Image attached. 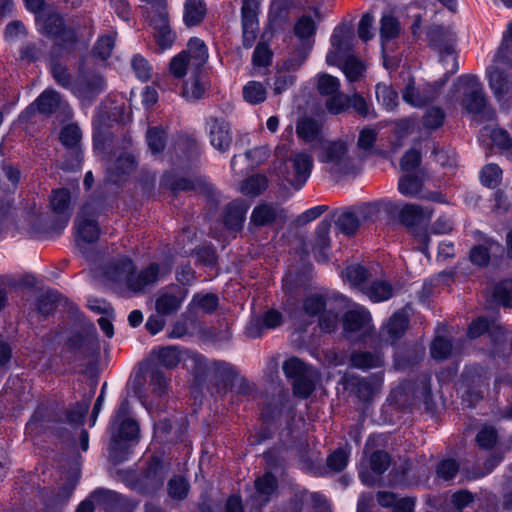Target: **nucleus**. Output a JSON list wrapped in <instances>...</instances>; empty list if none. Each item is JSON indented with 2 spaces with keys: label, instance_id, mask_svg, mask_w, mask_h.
Segmentation results:
<instances>
[{
  "label": "nucleus",
  "instance_id": "obj_1",
  "mask_svg": "<svg viewBox=\"0 0 512 512\" xmlns=\"http://www.w3.org/2000/svg\"><path fill=\"white\" fill-rule=\"evenodd\" d=\"M208 60V49L199 38H191L187 48L173 57L170 61V73L176 78H183L191 71L190 79L183 85V96L187 99L198 100L206 90V77L202 67Z\"/></svg>",
  "mask_w": 512,
  "mask_h": 512
},
{
  "label": "nucleus",
  "instance_id": "obj_2",
  "mask_svg": "<svg viewBox=\"0 0 512 512\" xmlns=\"http://www.w3.org/2000/svg\"><path fill=\"white\" fill-rule=\"evenodd\" d=\"M117 474L128 488L142 495H153L162 488L167 470L159 458L153 457L140 473L132 470H118Z\"/></svg>",
  "mask_w": 512,
  "mask_h": 512
},
{
  "label": "nucleus",
  "instance_id": "obj_3",
  "mask_svg": "<svg viewBox=\"0 0 512 512\" xmlns=\"http://www.w3.org/2000/svg\"><path fill=\"white\" fill-rule=\"evenodd\" d=\"M318 160L325 165L326 171L335 176H343L354 170V161L348 154V144L344 140L322 143Z\"/></svg>",
  "mask_w": 512,
  "mask_h": 512
},
{
  "label": "nucleus",
  "instance_id": "obj_4",
  "mask_svg": "<svg viewBox=\"0 0 512 512\" xmlns=\"http://www.w3.org/2000/svg\"><path fill=\"white\" fill-rule=\"evenodd\" d=\"M37 20L42 22V34L56 41L54 47H58L65 53L74 51L78 42L77 33L75 29L66 25L60 13L49 11L45 15L37 16Z\"/></svg>",
  "mask_w": 512,
  "mask_h": 512
},
{
  "label": "nucleus",
  "instance_id": "obj_5",
  "mask_svg": "<svg viewBox=\"0 0 512 512\" xmlns=\"http://www.w3.org/2000/svg\"><path fill=\"white\" fill-rule=\"evenodd\" d=\"M427 39L429 45L440 54V61L446 70V78L456 73L458 70L454 50L456 38L451 29L442 25H431L427 29Z\"/></svg>",
  "mask_w": 512,
  "mask_h": 512
},
{
  "label": "nucleus",
  "instance_id": "obj_6",
  "mask_svg": "<svg viewBox=\"0 0 512 512\" xmlns=\"http://www.w3.org/2000/svg\"><path fill=\"white\" fill-rule=\"evenodd\" d=\"M283 371L287 378L292 379L293 392L300 398L309 397L315 390L318 380L317 371L296 357L283 363Z\"/></svg>",
  "mask_w": 512,
  "mask_h": 512
},
{
  "label": "nucleus",
  "instance_id": "obj_7",
  "mask_svg": "<svg viewBox=\"0 0 512 512\" xmlns=\"http://www.w3.org/2000/svg\"><path fill=\"white\" fill-rule=\"evenodd\" d=\"M396 213H398L400 223L406 228L411 229L415 237L422 244L420 250L423 253H427L430 240L429 233L426 229H418L417 226L422 223H428L431 220L433 209L418 204L407 203L402 208L398 205Z\"/></svg>",
  "mask_w": 512,
  "mask_h": 512
},
{
  "label": "nucleus",
  "instance_id": "obj_8",
  "mask_svg": "<svg viewBox=\"0 0 512 512\" xmlns=\"http://www.w3.org/2000/svg\"><path fill=\"white\" fill-rule=\"evenodd\" d=\"M313 167V158L304 152L295 153L289 159L275 165L278 175L286 180L295 189H300L310 176Z\"/></svg>",
  "mask_w": 512,
  "mask_h": 512
},
{
  "label": "nucleus",
  "instance_id": "obj_9",
  "mask_svg": "<svg viewBox=\"0 0 512 512\" xmlns=\"http://www.w3.org/2000/svg\"><path fill=\"white\" fill-rule=\"evenodd\" d=\"M99 203L88 202L81 208L76 219L77 246L83 254H86V244L94 243L100 233L96 216Z\"/></svg>",
  "mask_w": 512,
  "mask_h": 512
},
{
  "label": "nucleus",
  "instance_id": "obj_10",
  "mask_svg": "<svg viewBox=\"0 0 512 512\" xmlns=\"http://www.w3.org/2000/svg\"><path fill=\"white\" fill-rule=\"evenodd\" d=\"M59 424H62L60 408L54 404H40L26 424V433L33 436L57 433Z\"/></svg>",
  "mask_w": 512,
  "mask_h": 512
},
{
  "label": "nucleus",
  "instance_id": "obj_11",
  "mask_svg": "<svg viewBox=\"0 0 512 512\" xmlns=\"http://www.w3.org/2000/svg\"><path fill=\"white\" fill-rule=\"evenodd\" d=\"M106 89L104 77L94 71H80L77 75L72 93L82 102L91 104Z\"/></svg>",
  "mask_w": 512,
  "mask_h": 512
},
{
  "label": "nucleus",
  "instance_id": "obj_12",
  "mask_svg": "<svg viewBox=\"0 0 512 512\" xmlns=\"http://www.w3.org/2000/svg\"><path fill=\"white\" fill-rule=\"evenodd\" d=\"M211 146L220 153H226L233 144V132L229 121L223 117L211 116L205 124Z\"/></svg>",
  "mask_w": 512,
  "mask_h": 512
},
{
  "label": "nucleus",
  "instance_id": "obj_13",
  "mask_svg": "<svg viewBox=\"0 0 512 512\" xmlns=\"http://www.w3.org/2000/svg\"><path fill=\"white\" fill-rule=\"evenodd\" d=\"M459 80L465 85L462 98L463 107L472 114L484 113L487 107V100L483 91V86L477 77L464 75L461 76Z\"/></svg>",
  "mask_w": 512,
  "mask_h": 512
},
{
  "label": "nucleus",
  "instance_id": "obj_14",
  "mask_svg": "<svg viewBox=\"0 0 512 512\" xmlns=\"http://www.w3.org/2000/svg\"><path fill=\"white\" fill-rule=\"evenodd\" d=\"M66 346L70 352L78 354L84 359L97 355L99 353V343L94 324L92 322L88 323L85 334L75 333L69 337Z\"/></svg>",
  "mask_w": 512,
  "mask_h": 512
},
{
  "label": "nucleus",
  "instance_id": "obj_15",
  "mask_svg": "<svg viewBox=\"0 0 512 512\" xmlns=\"http://www.w3.org/2000/svg\"><path fill=\"white\" fill-rule=\"evenodd\" d=\"M31 385L19 375L10 376L3 388L0 399L22 408L32 401Z\"/></svg>",
  "mask_w": 512,
  "mask_h": 512
},
{
  "label": "nucleus",
  "instance_id": "obj_16",
  "mask_svg": "<svg viewBox=\"0 0 512 512\" xmlns=\"http://www.w3.org/2000/svg\"><path fill=\"white\" fill-rule=\"evenodd\" d=\"M332 49L326 55L328 65L340 66L347 56H352V35L345 26L335 28L331 36Z\"/></svg>",
  "mask_w": 512,
  "mask_h": 512
},
{
  "label": "nucleus",
  "instance_id": "obj_17",
  "mask_svg": "<svg viewBox=\"0 0 512 512\" xmlns=\"http://www.w3.org/2000/svg\"><path fill=\"white\" fill-rule=\"evenodd\" d=\"M171 267H160L158 263H151L139 273L132 272L128 279V289L133 293H144L146 288L157 283L160 276L170 273Z\"/></svg>",
  "mask_w": 512,
  "mask_h": 512
},
{
  "label": "nucleus",
  "instance_id": "obj_18",
  "mask_svg": "<svg viewBox=\"0 0 512 512\" xmlns=\"http://www.w3.org/2000/svg\"><path fill=\"white\" fill-rule=\"evenodd\" d=\"M98 505L106 512H134L137 503L129 498L108 489H97L91 493Z\"/></svg>",
  "mask_w": 512,
  "mask_h": 512
},
{
  "label": "nucleus",
  "instance_id": "obj_19",
  "mask_svg": "<svg viewBox=\"0 0 512 512\" xmlns=\"http://www.w3.org/2000/svg\"><path fill=\"white\" fill-rule=\"evenodd\" d=\"M258 7L256 0H244L242 4V37L245 48H251L258 36Z\"/></svg>",
  "mask_w": 512,
  "mask_h": 512
},
{
  "label": "nucleus",
  "instance_id": "obj_20",
  "mask_svg": "<svg viewBox=\"0 0 512 512\" xmlns=\"http://www.w3.org/2000/svg\"><path fill=\"white\" fill-rule=\"evenodd\" d=\"M399 192L407 197L420 198L433 202H444L443 195L438 191H424L421 177L414 174L402 176L398 182Z\"/></svg>",
  "mask_w": 512,
  "mask_h": 512
},
{
  "label": "nucleus",
  "instance_id": "obj_21",
  "mask_svg": "<svg viewBox=\"0 0 512 512\" xmlns=\"http://www.w3.org/2000/svg\"><path fill=\"white\" fill-rule=\"evenodd\" d=\"M185 295L182 289L177 286H169L158 292L155 308L159 315L166 316L179 310Z\"/></svg>",
  "mask_w": 512,
  "mask_h": 512
},
{
  "label": "nucleus",
  "instance_id": "obj_22",
  "mask_svg": "<svg viewBox=\"0 0 512 512\" xmlns=\"http://www.w3.org/2000/svg\"><path fill=\"white\" fill-rule=\"evenodd\" d=\"M361 224L373 223L379 219L380 212L383 210L388 214H395L398 210V204L392 201L380 200L365 203L355 208Z\"/></svg>",
  "mask_w": 512,
  "mask_h": 512
},
{
  "label": "nucleus",
  "instance_id": "obj_23",
  "mask_svg": "<svg viewBox=\"0 0 512 512\" xmlns=\"http://www.w3.org/2000/svg\"><path fill=\"white\" fill-rule=\"evenodd\" d=\"M489 87L498 102H507V96L512 94V76L498 67L489 70Z\"/></svg>",
  "mask_w": 512,
  "mask_h": 512
},
{
  "label": "nucleus",
  "instance_id": "obj_24",
  "mask_svg": "<svg viewBox=\"0 0 512 512\" xmlns=\"http://www.w3.org/2000/svg\"><path fill=\"white\" fill-rule=\"evenodd\" d=\"M285 217L284 209L277 205L264 202L253 209L250 224L256 227L268 226L273 224L277 219H284Z\"/></svg>",
  "mask_w": 512,
  "mask_h": 512
},
{
  "label": "nucleus",
  "instance_id": "obj_25",
  "mask_svg": "<svg viewBox=\"0 0 512 512\" xmlns=\"http://www.w3.org/2000/svg\"><path fill=\"white\" fill-rule=\"evenodd\" d=\"M164 8L165 6L163 8H156L158 14L152 20L155 30L154 38L160 50L171 47L175 40V34L169 27L167 13Z\"/></svg>",
  "mask_w": 512,
  "mask_h": 512
},
{
  "label": "nucleus",
  "instance_id": "obj_26",
  "mask_svg": "<svg viewBox=\"0 0 512 512\" xmlns=\"http://www.w3.org/2000/svg\"><path fill=\"white\" fill-rule=\"evenodd\" d=\"M331 225L332 218L326 217L316 228L312 250L318 262H326L328 260V251L330 249L329 232Z\"/></svg>",
  "mask_w": 512,
  "mask_h": 512
},
{
  "label": "nucleus",
  "instance_id": "obj_27",
  "mask_svg": "<svg viewBox=\"0 0 512 512\" xmlns=\"http://www.w3.org/2000/svg\"><path fill=\"white\" fill-rule=\"evenodd\" d=\"M34 106H36L39 113L51 115L59 110L66 109L68 104L59 92L53 89H46L29 108Z\"/></svg>",
  "mask_w": 512,
  "mask_h": 512
},
{
  "label": "nucleus",
  "instance_id": "obj_28",
  "mask_svg": "<svg viewBox=\"0 0 512 512\" xmlns=\"http://www.w3.org/2000/svg\"><path fill=\"white\" fill-rule=\"evenodd\" d=\"M462 377L467 386L471 390H475L473 393L475 394L476 398H482L483 394L481 389L483 387L487 388L489 386L490 375L488 371L479 365L470 366L464 370Z\"/></svg>",
  "mask_w": 512,
  "mask_h": 512
},
{
  "label": "nucleus",
  "instance_id": "obj_29",
  "mask_svg": "<svg viewBox=\"0 0 512 512\" xmlns=\"http://www.w3.org/2000/svg\"><path fill=\"white\" fill-rule=\"evenodd\" d=\"M134 270L135 265L133 261L128 257L122 256L111 261L107 265L105 269V275L109 280L113 282L125 281L126 285L128 286V279Z\"/></svg>",
  "mask_w": 512,
  "mask_h": 512
},
{
  "label": "nucleus",
  "instance_id": "obj_30",
  "mask_svg": "<svg viewBox=\"0 0 512 512\" xmlns=\"http://www.w3.org/2000/svg\"><path fill=\"white\" fill-rule=\"evenodd\" d=\"M409 319L404 312H395L389 319L387 325L382 329L383 340L391 344L400 339L408 328Z\"/></svg>",
  "mask_w": 512,
  "mask_h": 512
},
{
  "label": "nucleus",
  "instance_id": "obj_31",
  "mask_svg": "<svg viewBox=\"0 0 512 512\" xmlns=\"http://www.w3.org/2000/svg\"><path fill=\"white\" fill-rule=\"evenodd\" d=\"M81 136V130L76 124L65 126L60 132L61 143L68 148L75 157V163L71 164V168L79 166L81 162V151L79 148Z\"/></svg>",
  "mask_w": 512,
  "mask_h": 512
},
{
  "label": "nucleus",
  "instance_id": "obj_32",
  "mask_svg": "<svg viewBox=\"0 0 512 512\" xmlns=\"http://www.w3.org/2000/svg\"><path fill=\"white\" fill-rule=\"evenodd\" d=\"M381 384L382 376L380 374L357 378L352 383L357 397L364 401L370 400L377 393Z\"/></svg>",
  "mask_w": 512,
  "mask_h": 512
},
{
  "label": "nucleus",
  "instance_id": "obj_33",
  "mask_svg": "<svg viewBox=\"0 0 512 512\" xmlns=\"http://www.w3.org/2000/svg\"><path fill=\"white\" fill-rule=\"evenodd\" d=\"M350 362L355 368L367 370L382 367L384 357L379 351H353L350 355Z\"/></svg>",
  "mask_w": 512,
  "mask_h": 512
},
{
  "label": "nucleus",
  "instance_id": "obj_34",
  "mask_svg": "<svg viewBox=\"0 0 512 512\" xmlns=\"http://www.w3.org/2000/svg\"><path fill=\"white\" fill-rule=\"evenodd\" d=\"M247 205L244 201H234L227 205L224 215L225 226L233 231L242 228L247 212Z\"/></svg>",
  "mask_w": 512,
  "mask_h": 512
},
{
  "label": "nucleus",
  "instance_id": "obj_35",
  "mask_svg": "<svg viewBox=\"0 0 512 512\" xmlns=\"http://www.w3.org/2000/svg\"><path fill=\"white\" fill-rule=\"evenodd\" d=\"M317 31V24L309 15H302L294 24L293 33L298 42L303 44H314V36Z\"/></svg>",
  "mask_w": 512,
  "mask_h": 512
},
{
  "label": "nucleus",
  "instance_id": "obj_36",
  "mask_svg": "<svg viewBox=\"0 0 512 512\" xmlns=\"http://www.w3.org/2000/svg\"><path fill=\"white\" fill-rule=\"evenodd\" d=\"M278 487L277 478L270 472L255 480V498L259 504L263 505L270 500L271 495Z\"/></svg>",
  "mask_w": 512,
  "mask_h": 512
},
{
  "label": "nucleus",
  "instance_id": "obj_37",
  "mask_svg": "<svg viewBox=\"0 0 512 512\" xmlns=\"http://www.w3.org/2000/svg\"><path fill=\"white\" fill-rule=\"evenodd\" d=\"M207 13L204 0H186L184 5L183 21L191 27L200 24Z\"/></svg>",
  "mask_w": 512,
  "mask_h": 512
},
{
  "label": "nucleus",
  "instance_id": "obj_38",
  "mask_svg": "<svg viewBox=\"0 0 512 512\" xmlns=\"http://www.w3.org/2000/svg\"><path fill=\"white\" fill-rule=\"evenodd\" d=\"M370 322V313L364 308H356L345 313L344 329L350 332H358Z\"/></svg>",
  "mask_w": 512,
  "mask_h": 512
},
{
  "label": "nucleus",
  "instance_id": "obj_39",
  "mask_svg": "<svg viewBox=\"0 0 512 512\" xmlns=\"http://www.w3.org/2000/svg\"><path fill=\"white\" fill-rule=\"evenodd\" d=\"M138 433L139 426L132 418L122 419L119 422L112 421L111 423L110 434L114 437L131 442L137 438Z\"/></svg>",
  "mask_w": 512,
  "mask_h": 512
},
{
  "label": "nucleus",
  "instance_id": "obj_40",
  "mask_svg": "<svg viewBox=\"0 0 512 512\" xmlns=\"http://www.w3.org/2000/svg\"><path fill=\"white\" fill-rule=\"evenodd\" d=\"M292 51L289 56L283 61V67L290 69V71L296 72L306 61L310 51L312 50V44H303L297 42L292 45Z\"/></svg>",
  "mask_w": 512,
  "mask_h": 512
},
{
  "label": "nucleus",
  "instance_id": "obj_41",
  "mask_svg": "<svg viewBox=\"0 0 512 512\" xmlns=\"http://www.w3.org/2000/svg\"><path fill=\"white\" fill-rule=\"evenodd\" d=\"M70 192L68 189L62 188L53 191L50 199V204L54 213L61 216L66 224L70 218L69 205H70Z\"/></svg>",
  "mask_w": 512,
  "mask_h": 512
},
{
  "label": "nucleus",
  "instance_id": "obj_42",
  "mask_svg": "<svg viewBox=\"0 0 512 512\" xmlns=\"http://www.w3.org/2000/svg\"><path fill=\"white\" fill-rule=\"evenodd\" d=\"M158 362L167 369H174L182 361V351L177 346H164L158 350H154Z\"/></svg>",
  "mask_w": 512,
  "mask_h": 512
},
{
  "label": "nucleus",
  "instance_id": "obj_43",
  "mask_svg": "<svg viewBox=\"0 0 512 512\" xmlns=\"http://www.w3.org/2000/svg\"><path fill=\"white\" fill-rule=\"evenodd\" d=\"M294 73V71L286 69L283 65L277 69L274 74L272 84L274 95L282 94L295 84L297 77Z\"/></svg>",
  "mask_w": 512,
  "mask_h": 512
},
{
  "label": "nucleus",
  "instance_id": "obj_44",
  "mask_svg": "<svg viewBox=\"0 0 512 512\" xmlns=\"http://www.w3.org/2000/svg\"><path fill=\"white\" fill-rule=\"evenodd\" d=\"M322 124L311 117L300 119L296 125L297 135L306 142L314 141L321 132Z\"/></svg>",
  "mask_w": 512,
  "mask_h": 512
},
{
  "label": "nucleus",
  "instance_id": "obj_45",
  "mask_svg": "<svg viewBox=\"0 0 512 512\" xmlns=\"http://www.w3.org/2000/svg\"><path fill=\"white\" fill-rule=\"evenodd\" d=\"M88 410V401L78 402L67 410L60 408L61 422L62 424L69 423L71 425H82Z\"/></svg>",
  "mask_w": 512,
  "mask_h": 512
},
{
  "label": "nucleus",
  "instance_id": "obj_46",
  "mask_svg": "<svg viewBox=\"0 0 512 512\" xmlns=\"http://www.w3.org/2000/svg\"><path fill=\"white\" fill-rule=\"evenodd\" d=\"M361 290L374 302L388 300L393 295L392 285L383 280L374 281L370 286L362 287Z\"/></svg>",
  "mask_w": 512,
  "mask_h": 512
},
{
  "label": "nucleus",
  "instance_id": "obj_47",
  "mask_svg": "<svg viewBox=\"0 0 512 512\" xmlns=\"http://www.w3.org/2000/svg\"><path fill=\"white\" fill-rule=\"evenodd\" d=\"M337 229L345 235H353L361 225L356 210L342 212L335 220Z\"/></svg>",
  "mask_w": 512,
  "mask_h": 512
},
{
  "label": "nucleus",
  "instance_id": "obj_48",
  "mask_svg": "<svg viewBox=\"0 0 512 512\" xmlns=\"http://www.w3.org/2000/svg\"><path fill=\"white\" fill-rule=\"evenodd\" d=\"M488 335L494 345L493 353L505 356L508 331L498 321L492 320Z\"/></svg>",
  "mask_w": 512,
  "mask_h": 512
},
{
  "label": "nucleus",
  "instance_id": "obj_49",
  "mask_svg": "<svg viewBox=\"0 0 512 512\" xmlns=\"http://www.w3.org/2000/svg\"><path fill=\"white\" fill-rule=\"evenodd\" d=\"M130 442L111 435L109 459L116 465L127 460L130 454Z\"/></svg>",
  "mask_w": 512,
  "mask_h": 512
},
{
  "label": "nucleus",
  "instance_id": "obj_50",
  "mask_svg": "<svg viewBox=\"0 0 512 512\" xmlns=\"http://www.w3.org/2000/svg\"><path fill=\"white\" fill-rule=\"evenodd\" d=\"M268 187V179L263 174H256L245 179L241 184V192L246 196H258Z\"/></svg>",
  "mask_w": 512,
  "mask_h": 512
},
{
  "label": "nucleus",
  "instance_id": "obj_51",
  "mask_svg": "<svg viewBox=\"0 0 512 512\" xmlns=\"http://www.w3.org/2000/svg\"><path fill=\"white\" fill-rule=\"evenodd\" d=\"M339 67L342 69L349 82L358 81L365 70L364 63L354 55L347 56V58L340 63Z\"/></svg>",
  "mask_w": 512,
  "mask_h": 512
},
{
  "label": "nucleus",
  "instance_id": "obj_52",
  "mask_svg": "<svg viewBox=\"0 0 512 512\" xmlns=\"http://www.w3.org/2000/svg\"><path fill=\"white\" fill-rule=\"evenodd\" d=\"M149 385L154 395L162 397L167 393L169 379L159 367H151L149 370Z\"/></svg>",
  "mask_w": 512,
  "mask_h": 512
},
{
  "label": "nucleus",
  "instance_id": "obj_53",
  "mask_svg": "<svg viewBox=\"0 0 512 512\" xmlns=\"http://www.w3.org/2000/svg\"><path fill=\"white\" fill-rule=\"evenodd\" d=\"M325 108L332 115H339L346 112L350 108V95L339 90V92L327 97Z\"/></svg>",
  "mask_w": 512,
  "mask_h": 512
},
{
  "label": "nucleus",
  "instance_id": "obj_54",
  "mask_svg": "<svg viewBox=\"0 0 512 512\" xmlns=\"http://www.w3.org/2000/svg\"><path fill=\"white\" fill-rule=\"evenodd\" d=\"M341 87L340 80L328 73H319L317 75L316 89L323 97H328L339 92Z\"/></svg>",
  "mask_w": 512,
  "mask_h": 512
},
{
  "label": "nucleus",
  "instance_id": "obj_55",
  "mask_svg": "<svg viewBox=\"0 0 512 512\" xmlns=\"http://www.w3.org/2000/svg\"><path fill=\"white\" fill-rule=\"evenodd\" d=\"M186 354L188 361L187 366L192 371L195 378L203 379L206 377L211 368V364H208L207 359L201 354L192 351H187Z\"/></svg>",
  "mask_w": 512,
  "mask_h": 512
},
{
  "label": "nucleus",
  "instance_id": "obj_56",
  "mask_svg": "<svg viewBox=\"0 0 512 512\" xmlns=\"http://www.w3.org/2000/svg\"><path fill=\"white\" fill-rule=\"evenodd\" d=\"M496 61L506 67H512V22L508 25L503 41L496 54Z\"/></svg>",
  "mask_w": 512,
  "mask_h": 512
},
{
  "label": "nucleus",
  "instance_id": "obj_57",
  "mask_svg": "<svg viewBox=\"0 0 512 512\" xmlns=\"http://www.w3.org/2000/svg\"><path fill=\"white\" fill-rule=\"evenodd\" d=\"M189 482L180 475L173 476L167 484L168 495L175 500H184L189 492Z\"/></svg>",
  "mask_w": 512,
  "mask_h": 512
},
{
  "label": "nucleus",
  "instance_id": "obj_58",
  "mask_svg": "<svg viewBox=\"0 0 512 512\" xmlns=\"http://www.w3.org/2000/svg\"><path fill=\"white\" fill-rule=\"evenodd\" d=\"M266 88L257 81H249L243 88V97L246 102L256 105L266 99Z\"/></svg>",
  "mask_w": 512,
  "mask_h": 512
},
{
  "label": "nucleus",
  "instance_id": "obj_59",
  "mask_svg": "<svg viewBox=\"0 0 512 512\" xmlns=\"http://www.w3.org/2000/svg\"><path fill=\"white\" fill-rule=\"evenodd\" d=\"M378 102L388 110H393L398 104V93L389 85L378 83L375 87Z\"/></svg>",
  "mask_w": 512,
  "mask_h": 512
},
{
  "label": "nucleus",
  "instance_id": "obj_60",
  "mask_svg": "<svg viewBox=\"0 0 512 512\" xmlns=\"http://www.w3.org/2000/svg\"><path fill=\"white\" fill-rule=\"evenodd\" d=\"M116 35L114 32L100 36L93 47L94 54L102 60L109 58L115 46Z\"/></svg>",
  "mask_w": 512,
  "mask_h": 512
},
{
  "label": "nucleus",
  "instance_id": "obj_61",
  "mask_svg": "<svg viewBox=\"0 0 512 512\" xmlns=\"http://www.w3.org/2000/svg\"><path fill=\"white\" fill-rule=\"evenodd\" d=\"M431 356L436 360H445L452 353V343L443 336H437L430 346Z\"/></svg>",
  "mask_w": 512,
  "mask_h": 512
},
{
  "label": "nucleus",
  "instance_id": "obj_62",
  "mask_svg": "<svg viewBox=\"0 0 512 512\" xmlns=\"http://www.w3.org/2000/svg\"><path fill=\"white\" fill-rule=\"evenodd\" d=\"M369 464L373 473L381 475L390 467L391 457L386 451L376 450L371 454Z\"/></svg>",
  "mask_w": 512,
  "mask_h": 512
},
{
  "label": "nucleus",
  "instance_id": "obj_63",
  "mask_svg": "<svg viewBox=\"0 0 512 512\" xmlns=\"http://www.w3.org/2000/svg\"><path fill=\"white\" fill-rule=\"evenodd\" d=\"M400 33V23L399 21L391 16L384 15L381 18V27H380V35L382 41H387L396 38Z\"/></svg>",
  "mask_w": 512,
  "mask_h": 512
},
{
  "label": "nucleus",
  "instance_id": "obj_64",
  "mask_svg": "<svg viewBox=\"0 0 512 512\" xmlns=\"http://www.w3.org/2000/svg\"><path fill=\"white\" fill-rule=\"evenodd\" d=\"M58 294L55 291H47L37 299V310L40 314L47 317L57 308Z\"/></svg>",
  "mask_w": 512,
  "mask_h": 512
}]
</instances>
